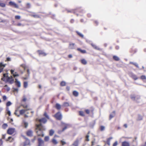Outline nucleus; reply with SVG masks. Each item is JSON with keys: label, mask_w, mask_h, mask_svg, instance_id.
I'll return each mask as SVG.
<instances>
[{"label": "nucleus", "mask_w": 146, "mask_h": 146, "mask_svg": "<svg viewBox=\"0 0 146 146\" xmlns=\"http://www.w3.org/2000/svg\"><path fill=\"white\" fill-rule=\"evenodd\" d=\"M36 132L38 136H41L43 137L44 134L43 131L45 130V127L43 126L41 123L39 124H36Z\"/></svg>", "instance_id": "obj_1"}, {"label": "nucleus", "mask_w": 146, "mask_h": 146, "mask_svg": "<svg viewBox=\"0 0 146 146\" xmlns=\"http://www.w3.org/2000/svg\"><path fill=\"white\" fill-rule=\"evenodd\" d=\"M130 97L132 100L135 101L137 102H139V100L140 98V96L138 95H131Z\"/></svg>", "instance_id": "obj_2"}, {"label": "nucleus", "mask_w": 146, "mask_h": 146, "mask_svg": "<svg viewBox=\"0 0 146 146\" xmlns=\"http://www.w3.org/2000/svg\"><path fill=\"white\" fill-rule=\"evenodd\" d=\"M38 146H44V142L41 138H38Z\"/></svg>", "instance_id": "obj_3"}, {"label": "nucleus", "mask_w": 146, "mask_h": 146, "mask_svg": "<svg viewBox=\"0 0 146 146\" xmlns=\"http://www.w3.org/2000/svg\"><path fill=\"white\" fill-rule=\"evenodd\" d=\"M54 116L58 120H60L62 118V115L60 112H58L54 115Z\"/></svg>", "instance_id": "obj_4"}, {"label": "nucleus", "mask_w": 146, "mask_h": 146, "mask_svg": "<svg viewBox=\"0 0 146 146\" xmlns=\"http://www.w3.org/2000/svg\"><path fill=\"white\" fill-rule=\"evenodd\" d=\"M15 131V129L14 128H10L7 131V133L10 135L13 134Z\"/></svg>", "instance_id": "obj_5"}, {"label": "nucleus", "mask_w": 146, "mask_h": 146, "mask_svg": "<svg viewBox=\"0 0 146 146\" xmlns=\"http://www.w3.org/2000/svg\"><path fill=\"white\" fill-rule=\"evenodd\" d=\"M81 138L80 139H77L72 144V145L74 146H78V144L80 141Z\"/></svg>", "instance_id": "obj_6"}, {"label": "nucleus", "mask_w": 146, "mask_h": 146, "mask_svg": "<svg viewBox=\"0 0 146 146\" xmlns=\"http://www.w3.org/2000/svg\"><path fill=\"white\" fill-rule=\"evenodd\" d=\"M7 77V81L8 82H9L10 84H12L14 82V79L13 78L12 76H11L10 77Z\"/></svg>", "instance_id": "obj_7"}, {"label": "nucleus", "mask_w": 146, "mask_h": 146, "mask_svg": "<svg viewBox=\"0 0 146 146\" xmlns=\"http://www.w3.org/2000/svg\"><path fill=\"white\" fill-rule=\"evenodd\" d=\"M15 84L16 86L18 87H20L21 86V83L20 81L18 80L17 79H15Z\"/></svg>", "instance_id": "obj_8"}, {"label": "nucleus", "mask_w": 146, "mask_h": 146, "mask_svg": "<svg viewBox=\"0 0 146 146\" xmlns=\"http://www.w3.org/2000/svg\"><path fill=\"white\" fill-rule=\"evenodd\" d=\"M9 3L10 5L11 6H13L15 8H18V5L14 2L10 1L9 2Z\"/></svg>", "instance_id": "obj_9"}, {"label": "nucleus", "mask_w": 146, "mask_h": 146, "mask_svg": "<svg viewBox=\"0 0 146 146\" xmlns=\"http://www.w3.org/2000/svg\"><path fill=\"white\" fill-rule=\"evenodd\" d=\"M122 146H130V144L128 142L124 141L122 143Z\"/></svg>", "instance_id": "obj_10"}, {"label": "nucleus", "mask_w": 146, "mask_h": 146, "mask_svg": "<svg viewBox=\"0 0 146 146\" xmlns=\"http://www.w3.org/2000/svg\"><path fill=\"white\" fill-rule=\"evenodd\" d=\"M30 143V140L28 139H26L24 143V146H25L27 145H29Z\"/></svg>", "instance_id": "obj_11"}, {"label": "nucleus", "mask_w": 146, "mask_h": 146, "mask_svg": "<svg viewBox=\"0 0 146 146\" xmlns=\"http://www.w3.org/2000/svg\"><path fill=\"white\" fill-rule=\"evenodd\" d=\"M46 119L45 118H42L41 119H39V121L40 122H42L43 123H45L46 122Z\"/></svg>", "instance_id": "obj_12"}, {"label": "nucleus", "mask_w": 146, "mask_h": 146, "mask_svg": "<svg viewBox=\"0 0 146 146\" xmlns=\"http://www.w3.org/2000/svg\"><path fill=\"white\" fill-rule=\"evenodd\" d=\"M29 109H27L26 110L23 109L20 111V115H22L24 114L27 110H29Z\"/></svg>", "instance_id": "obj_13"}, {"label": "nucleus", "mask_w": 146, "mask_h": 146, "mask_svg": "<svg viewBox=\"0 0 146 146\" xmlns=\"http://www.w3.org/2000/svg\"><path fill=\"white\" fill-rule=\"evenodd\" d=\"M115 115V111H113L112 113L110 114L109 117V119L110 120L112 118L114 117Z\"/></svg>", "instance_id": "obj_14"}, {"label": "nucleus", "mask_w": 146, "mask_h": 146, "mask_svg": "<svg viewBox=\"0 0 146 146\" xmlns=\"http://www.w3.org/2000/svg\"><path fill=\"white\" fill-rule=\"evenodd\" d=\"M33 132L32 131L29 130L27 132V135L29 136H31L32 135Z\"/></svg>", "instance_id": "obj_15"}, {"label": "nucleus", "mask_w": 146, "mask_h": 146, "mask_svg": "<svg viewBox=\"0 0 146 146\" xmlns=\"http://www.w3.org/2000/svg\"><path fill=\"white\" fill-rule=\"evenodd\" d=\"M54 131L53 129H51L49 131V134L50 136H52L54 133Z\"/></svg>", "instance_id": "obj_16"}, {"label": "nucleus", "mask_w": 146, "mask_h": 146, "mask_svg": "<svg viewBox=\"0 0 146 146\" xmlns=\"http://www.w3.org/2000/svg\"><path fill=\"white\" fill-rule=\"evenodd\" d=\"M52 142L53 144L55 145H56L58 143V142L54 138L52 139Z\"/></svg>", "instance_id": "obj_17"}, {"label": "nucleus", "mask_w": 146, "mask_h": 146, "mask_svg": "<svg viewBox=\"0 0 146 146\" xmlns=\"http://www.w3.org/2000/svg\"><path fill=\"white\" fill-rule=\"evenodd\" d=\"M73 94L75 96H77L78 95V93L76 91H74L73 92Z\"/></svg>", "instance_id": "obj_18"}, {"label": "nucleus", "mask_w": 146, "mask_h": 146, "mask_svg": "<svg viewBox=\"0 0 146 146\" xmlns=\"http://www.w3.org/2000/svg\"><path fill=\"white\" fill-rule=\"evenodd\" d=\"M56 107L57 109L60 110L61 108V106L59 104L57 103L56 104Z\"/></svg>", "instance_id": "obj_19"}, {"label": "nucleus", "mask_w": 146, "mask_h": 146, "mask_svg": "<svg viewBox=\"0 0 146 146\" xmlns=\"http://www.w3.org/2000/svg\"><path fill=\"white\" fill-rule=\"evenodd\" d=\"M75 44L74 43L70 44L69 46V48L70 49H72L74 48V46Z\"/></svg>", "instance_id": "obj_20"}, {"label": "nucleus", "mask_w": 146, "mask_h": 146, "mask_svg": "<svg viewBox=\"0 0 146 146\" xmlns=\"http://www.w3.org/2000/svg\"><path fill=\"white\" fill-rule=\"evenodd\" d=\"M50 139V137L48 136H45L44 138V140L46 142L48 141Z\"/></svg>", "instance_id": "obj_21"}, {"label": "nucleus", "mask_w": 146, "mask_h": 146, "mask_svg": "<svg viewBox=\"0 0 146 146\" xmlns=\"http://www.w3.org/2000/svg\"><path fill=\"white\" fill-rule=\"evenodd\" d=\"M63 106L64 107H67L69 106V104L67 102H64L63 104Z\"/></svg>", "instance_id": "obj_22"}, {"label": "nucleus", "mask_w": 146, "mask_h": 146, "mask_svg": "<svg viewBox=\"0 0 146 146\" xmlns=\"http://www.w3.org/2000/svg\"><path fill=\"white\" fill-rule=\"evenodd\" d=\"M81 63L84 64H87V61L84 59H82L81 60Z\"/></svg>", "instance_id": "obj_23"}, {"label": "nucleus", "mask_w": 146, "mask_h": 146, "mask_svg": "<svg viewBox=\"0 0 146 146\" xmlns=\"http://www.w3.org/2000/svg\"><path fill=\"white\" fill-rule=\"evenodd\" d=\"M5 4L3 3H2L1 2H0V6L2 7H5Z\"/></svg>", "instance_id": "obj_24"}, {"label": "nucleus", "mask_w": 146, "mask_h": 146, "mask_svg": "<svg viewBox=\"0 0 146 146\" xmlns=\"http://www.w3.org/2000/svg\"><path fill=\"white\" fill-rule=\"evenodd\" d=\"M77 50L83 53H84L86 52V51L85 50H82L80 48H78Z\"/></svg>", "instance_id": "obj_25"}, {"label": "nucleus", "mask_w": 146, "mask_h": 146, "mask_svg": "<svg viewBox=\"0 0 146 146\" xmlns=\"http://www.w3.org/2000/svg\"><path fill=\"white\" fill-rule=\"evenodd\" d=\"M28 85V84L27 82H24V87L25 88H27Z\"/></svg>", "instance_id": "obj_26"}, {"label": "nucleus", "mask_w": 146, "mask_h": 146, "mask_svg": "<svg viewBox=\"0 0 146 146\" xmlns=\"http://www.w3.org/2000/svg\"><path fill=\"white\" fill-rule=\"evenodd\" d=\"M100 129L101 131H104L105 129V127L103 126H101L100 127Z\"/></svg>", "instance_id": "obj_27"}, {"label": "nucleus", "mask_w": 146, "mask_h": 146, "mask_svg": "<svg viewBox=\"0 0 146 146\" xmlns=\"http://www.w3.org/2000/svg\"><path fill=\"white\" fill-rule=\"evenodd\" d=\"M13 138H12L11 137H9L8 139L7 140L9 141L10 142H11L13 141Z\"/></svg>", "instance_id": "obj_28"}, {"label": "nucleus", "mask_w": 146, "mask_h": 146, "mask_svg": "<svg viewBox=\"0 0 146 146\" xmlns=\"http://www.w3.org/2000/svg\"><path fill=\"white\" fill-rule=\"evenodd\" d=\"M113 59L115 60H119V58L117 56H113Z\"/></svg>", "instance_id": "obj_29"}, {"label": "nucleus", "mask_w": 146, "mask_h": 146, "mask_svg": "<svg viewBox=\"0 0 146 146\" xmlns=\"http://www.w3.org/2000/svg\"><path fill=\"white\" fill-rule=\"evenodd\" d=\"M132 77L135 80H136L138 79L137 76L135 75H132Z\"/></svg>", "instance_id": "obj_30"}, {"label": "nucleus", "mask_w": 146, "mask_h": 146, "mask_svg": "<svg viewBox=\"0 0 146 146\" xmlns=\"http://www.w3.org/2000/svg\"><path fill=\"white\" fill-rule=\"evenodd\" d=\"M130 64H132L134 65L136 67H137V68L139 67L138 65V64L137 63H133V62H130Z\"/></svg>", "instance_id": "obj_31"}, {"label": "nucleus", "mask_w": 146, "mask_h": 146, "mask_svg": "<svg viewBox=\"0 0 146 146\" xmlns=\"http://www.w3.org/2000/svg\"><path fill=\"white\" fill-rule=\"evenodd\" d=\"M39 53L40 54H42L43 56H45L46 54L42 51H39Z\"/></svg>", "instance_id": "obj_32"}, {"label": "nucleus", "mask_w": 146, "mask_h": 146, "mask_svg": "<svg viewBox=\"0 0 146 146\" xmlns=\"http://www.w3.org/2000/svg\"><path fill=\"white\" fill-rule=\"evenodd\" d=\"M4 87H6V89L7 91H9L10 90V88L8 87L7 85H5Z\"/></svg>", "instance_id": "obj_33"}, {"label": "nucleus", "mask_w": 146, "mask_h": 146, "mask_svg": "<svg viewBox=\"0 0 146 146\" xmlns=\"http://www.w3.org/2000/svg\"><path fill=\"white\" fill-rule=\"evenodd\" d=\"M92 46H93V47L95 48V49H97V50H99V48L96 46V45H95V44H92Z\"/></svg>", "instance_id": "obj_34"}, {"label": "nucleus", "mask_w": 146, "mask_h": 146, "mask_svg": "<svg viewBox=\"0 0 146 146\" xmlns=\"http://www.w3.org/2000/svg\"><path fill=\"white\" fill-rule=\"evenodd\" d=\"M12 103L10 101H8L6 104V106H9L11 105Z\"/></svg>", "instance_id": "obj_35"}, {"label": "nucleus", "mask_w": 146, "mask_h": 146, "mask_svg": "<svg viewBox=\"0 0 146 146\" xmlns=\"http://www.w3.org/2000/svg\"><path fill=\"white\" fill-rule=\"evenodd\" d=\"M24 125L25 127L27 128V127L28 126V124L27 122H24Z\"/></svg>", "instance_id": "obj_36"}, {"label": "nucleus", "mask_w": 146, "mask_h": 146, "mask_svg": "<svg viewBox=\"0 0 146 146\" xmlns=\"http://www.w3.org/2000/svg\"><path fill=\"white\" fill-rule=\"evenodd\" d=\"M19 76V74H17L16 72H15V73L13 74V76L14 77H15L16 76Z\"/></svg>", "instance_id": "obj_37"}, {"label": "nucleus", "mask_w": 146, "mask_h": 146, "mask_svg": "<svg viewBox=\"0 0 146 146\" xmlns=\"http://www.w3.org/2000/svg\"><path fill=\"white\" fill-rule=\"evenodd\" d=\"M142 117L141 116V115H139L137 119L138 120H142Z\"/></svg>", "instance_id": "obj_38"}, {"label": "nucleus", "mask_w": 146, "mask_h": 146, "mask_svg": "<svg viewBox=\"0 0 146 146\" xmlns=\"http://www.w3.org/2000/svg\"><path fill=\"white\" fill-rule=\"evenodd\" d=\"M141 78L142 80L145 79H146V77L144 75H142L141 77Z\"/></svg>", "instance_id": "obj_39"}, {"label": "nucleus", "mask_w": 146, "mask_h": 146, "mask_svg": "<svg viewBox=\"0 0 146 146\" xmlns=\"http://www.w3.org/2000/svg\"><path fill=\"white\" fill-rule=\"evenodd\" d=\"M7 126L8 125L7 124L4 123L3 125V127L4 129H5L7 127Z\"/></svg>", "instance_id": "obj_40"}, {"label": "nucleus", "mask_w": 146, "mask_h": 146, "mask_svg": "<svg viewBox=\"0 0 146 146\" xmlns=\"http://www.w3.org/2000/svg\"><path fill=\"white\" fill-rule=\"evenodd\" d=\"M66 83L62 81L60 83V85L61 86H64L65 85Z\"/></svg>", "instance_id": "obj_41"}, {"label": "nucleus", "mask_w": 146, "mask_h": 146, "mask_svg": "<svg viewBox=\"0 0 146 146\" xmlns=\"http://www.w3.org/2000/svg\"><path fill=\"white\" fill-rule=\"evenodd\" d=\"M79 114L80 115L82 116H83L84 115V113L82 111H80L79 112Z\"/></svg>", "instance_id": "obj_42"}, {"label": "nucleus", "mask_w": 146, "mask_h": 146, "mask_svg": "<svg viewBox=\"0 0 146 146\" xmlns=\"http://www.w3.org/2000/svg\"><path fill=\"white\" fill-rule=\"evenodd\" d=\"M7 113L9 116H10L11 115V111L8 110H8H7Z\"/></svg>", "instance_id": "obj_43"}, {"label": "nucleus", "mask_w": 146, "mask_h": 146, "mask_svg": "<svg viewBox=\"0 0 146 146\" xmlns=\"http://www.w3.org/2000/svg\"><path fill=\"white\" fill-rule=\"evenodd\" d=\"M61 143H62V145H64L66 144V142L62 140H61L60 141Z\"/></svg>", "instance_id": "obj_44"}, {"label": "nucleus", "mask_w": 146, "mask_h": 146, "mask_svg": "<svg viewBox=\"0 0 146 146\" xmlns=\"http://www.w3.org/2000/svg\"><path fill=\"white\" fill-rule=\"evenodd\" d=\"M21 66L24 68V70H25L26 67L25 65L24 64H22L21 65Z\"/></svg>", "instance_id": "obj_45"}, {"label": "nucleus", "mask_w": 146, "mask_h": 146, "mask_svg": "<svg viewBox=\"0 0 146 146\" xmlns=\"http://www.w3.org/2000/svg\"><path fill=\"white\" fill-rule=\"evenodd\" d=\"M21 18V17L19 15H17L15 16V18L17 19H20Z\"/></svg>", "instance_id": "obj_46"}, {"label": "nucleus", "mask_w": 146, "mask_h": 146, "mask_svg": "<svg viewBox=\"0 0 146 146\" xmlns=\"http://www.w3.org/2000/svg\"><path fill=\"white\" fill-rule=\"evenodd\" d=\"M2 66L5 67V65L3 64L2 62H1L0 64V67L1 68Z\"/></svg>", "instance_id": "obj_47"}, {"label": "nucleus", "mask_w": 146, "mask_h": 146, "mask_svg": "<svg viewBox=\"0 0 146 146\" xmlns=\"http://www.w3.org/2000/svg\"><path fill=\"white\" fill-rule=\"evenodd\" d=\"M117 144V142L116 141L113 144V146H116Z\"/></svg>", "instance_id": "obj_48"}, {"label": "nucleus", "mask_w": 146, "mask_h": 146, "mask_svg": "<svg viewBox=\"0 0 146 146\" xmlns=\"http://www.w3.org/2000/svg\"><path fill=\"white\" fill-rule=\"evenodd\" d=\"M89 135H87L86 136V141H89Z\"/></svg>", "instance_id": "obj_49"}, {"label": "nucleus", "mask_w": 146, "mask_h": 146, "mask_svg": "<svg viewBox=\"0 0 146 146\" xmlns=\"http://www.w3.org/2000/svg\"><path fill=\"white\" fill-rule=\"evenodd\" d=\"M44 115L48 119L49 118V117H48V115H47V114L45 112L44 113Z\"/></svg>", "instance_id": "obj_50"}, {"label": "nucleus", "mask_w": 146, "mask_h": 146, "mask_svg": "<svg viewBox=\"0 0 146 146\" xmlns=\"http://www.w3.org/2000/svg\"><path fill=\"white\" fill-rule=\"evenodd\" d=\"M67 125L66 124L65 125V126L62 129V131H64L67 128Z\"/></svg>", "instance_id": "obj_51"}, {"label": "nucleus", "mask_w": 146, "mask_h": 146, "mask_svg": "<svg viewBox=\"0 0 146 146\" xmlns=\"http://www.w3.org/2000/svg\"><path fill=\"white\" fill-rule=\"evenodd\" d=\"M3 98L4 101H5L7 99V97L5 96H3Z\"/></svg>", "instance_id": "obj_52"}, {"label": "nucleus", "mask_w": 146, "mask_h": 146, "mask_svg": "<svg viewBox=\"0 0 146 146\" xmlns=\"http://www.w3.org/2000/svg\"><path fill=\"white\" fill-rule=\"evenodd\" d=\"M21 106H22L23 107V108H26L28 107V106L27 105H21Z\"/></svg>", "instance_id": "obj_53"}, {"label": "nucleus", "mask_w": 146, "mask_h": 146, "mask_svg": "<svg viewBox=\"0 0 146 146\" xmlns=\"http://www.w3.org/2000/svg\"><path fill=\"white\" fill-rule=\"evenodd\" d=\"M77 33L78 34V35H80V36H81L82 37H83V36H84L81 33Z\"/></svg>", "instance_id": "obj_54"}, {"label": "nucleus", "mask_w": 146, "mask_h": 146, "mask_svg": "<svg viewBox=\"0 0 146 146\" xmlns=\"http://www.w3.org/2000/svg\"><path fill=\"white\" fill-rule=\"evenodd\" d=\"M14 91H16L17 92L18 90V89L17 88H13Z\"/></svg>", "instance_id": "obj_55"}, {"label": "nucleus", "mask_w": 146, "mask_h": 146, "mask_svg": "<svg viewBox=\"0 0 146 146\" xmlns=\"http://www.w3.org/2000/svg\"><path fill=\"white\" fill-rule=\"evenodd\" d=\"M107 144L108 145H110V141L109 140H107Z\"/></svg>", "instance_id": "obj_56"}, {"label": "nucleus", "mask_w": 146, "mask_h": 146, "mask_svg": "<svg viewBox=\"0 0 146 146\" xmlns=\"http://www.w3.org/2000/svg\"><path fill=\"white\" fill-rule=\"evenodd\" d=\"M17 111V110H16L15 112L14 113L18 117H19L20 116L19 115H18L16 113V112Z\"/></svg>", "instance_id": "obj_57"}, {"label": "nucleus", "mask_w": 146, "mask_h": 146, "mask_svg": "<svg viewBox=\"0 0 146 146\" xmlns=\"http://www.w3.org/2000/svg\"><path fill=\"white\" fill-rule=\"evenodd\" d=\"M3 144V141L1 139H0V145H2Z\"/></svg>", "instance_id": "obj_58"}, {"label": "nucleus", "mask_w": 146, "mask_h": 146, "mask_svg": "<svg viewBox=\"0 0 146 146\" xmlns=\"http://www.w3.org/2000/svg\"><path fill=\"white\" fill-rule=\"evenodd\" d=\"M86 113L87 114H89L90 113V111L88 110H86Z\"/></svg>", "instance_id": "obj_59"}, {"label": "nucleus", "mask_w": 146, "mask_h": 146, "mask_svg": "<svg viewBox=\"0 0 146 146\" xmlns=\"http://www.w3.org/2000/svg\"><path fill=\"white\" fill-rule=\"evenodd\" d=\"M11 73L13 75V74H14V73H13V72H14V70H11Z\"/></svg>", "instance_id": "obj_60"}, {"label": "nucleus", "mask_w": 146, "mask_h": 146, "mask_svg": "<svg viewBox=\"0 0 146 146\" xmlns=\"http://www.w3.org/2000/svg\"><path fill=\"white\" fill-rule=\"evenodd\" d=\"M27 7H28V8H29L30 7V4L29 3H27Z\"/></svg>", "instance_id": "obj_61"}, {"label": "nucleus", "mask_w": 146, "mask_h": 146, "mask_svg": "<svg viewBox=\"0 0 146 146\" xmlns=\"http://www.w3.org/2000/svg\"><path fill=\"white\" fill-rule=\"evenodd\" d=\"M26 98H24L23 99V101L24 102H25L26 100Z\"/></svg>", "instance_id": "obj_62"}, {"label": "nucleus", "mask_w": 146, "mask_h": 146, "mask_svg": "<svg viewBox=\"0 0 146 146\" xmlns=\"http://www.w3.org/2000/svg\"><path fill=\"white\" fill-rule=\"evenodd\" d=\"M27 73L28 74V75H29L30 74V71L29 69H28L27 70Z\"/></svg>", "instance_id": "obj_63"}, {"label": "nucleus", "mask_w": 146, "mask_h": 146, "mask_svg": "<svg viewBox=\"0 0 146 146\" xmlns=\"http://www.w3.org/2000/svg\"><path fill=\"white\" fill-rule=\"evenodd\" d=\"M68 57L69 58H71L72 57V55L71 54H69L68 56Z\"/></svg>", "instance_id": "obj_64"}]
</instances>
